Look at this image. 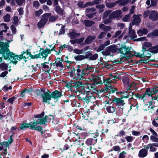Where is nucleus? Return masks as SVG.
<instances>
[{
    "label": "nucleus",
    "instance_id": "obj_33",
    "mask_svg": "<svg viewBox=\"0 0 158 158\" xmlns=\"http://www.w3.org/2000/svg\"><path fill=\"white\" fill-rule=\"evenodd\" d=\"M149 49L151 50L152 54L157 53L158 52V45L152 47Z\"/></svg>",
    "mask_w": 158,
    "mask_h": 158
},
{
    "label": "nucleus",
    "instance_id": "obj_9",
    "mask_svg": "<svg viewBox=\"0 0 158 158\" xmlns=\"http://www.w3.org/2000/svg\"><path fill=\"white\" fill-rule=\"evenodd\" d=\"M132 48L131 46L129 47L127 46L126 45L123 46L118 50V53L123 55V56L131 54Z\"/></svg>",
    "mask_w": 158,
    "mask_h": 158
},
{
    "label": "nucleus",
    "instance_id": "obj_40",
    "mask_svg": "<svg viewBox=\"0 0 158 158\" xmlns=\"http://www.w3.org/2000/svg\"><path fill=\"white\" fill-rule=\"evenodd\" d=\"M86 16L89 18H94V19H95V17L97 14V12H94L93 13H86Z\"/></svg>",
    "mask_w": 158,
    "mask_h": 158
},
{
    "label": "nucleus",
    "instance_id": "obj_53",
    "mask_svg": "<svg viewBox=\"0 0 158 158\" xmlns=\"http://www.w3.org/2000/svg\"><path fill=\"white\" fill-rule=\"evenodd\" d=\"M43 10L41 9H40L38 10L35 11V15L37 17H39L43 13Z\"/></svg>",
    "mask_w": 158,
    "mask_h": 158
},
{
    "label": "nucleus",
    "instance_id": "obj_10",
    "mask_svg": "<svg viewBox=\"0 0 158 158\" xmlns=\"http://www.w3.org/2000/svg\"><path fill=\"white\" fill-rule=\"evenodd\" d=\"M29 128L31 129H35L39 131H41L42 127L41 126H39L36 127L38 124H39L38 121L35 120H34L33 122H31L28 123Z\"/></svg>",
    "mask_w": 158,
    "mask_h": 158
},
{
    "label": "nucleus",
    "instance_id": "obj_7",
    "mask_svg": "<svg viewBox=\"0 0 158 158\" xmlns=\"http://www.w3.org/2000/svg\"><path fill=\"white\" fill-rule=\"evenodd\" d=\"M51 14L50 13H45L42 15L41 19L38 23L37 27L40 29L43 27L48 21V18Z\"/></svg>",
    "mask_w": 158,
    "mask_h": 158
},
{
    "label": "nucleus",
    "instance_id": "obj_26",
    "mask_svg": "<svg viewBox=\"0 0 158 158\" xmlns=\"http://www.w3.org/2000/svg\"><path fill=\"white\" fill-rule=\"evenodd\" d=\"M151 143H149L146 145H145L144 148H146L148 150L149 148L150 151L152 152L156 151L157 149L153 146L151 145Z\"/></svg>",
    "mask_w": 158,
    "mask_h": 158
},
{
    "label": "nucleus",
    "instance_id": "obj_48",
    "mask_svg": "<svg viewBox=\"0 0 158 158\" xmlns=\"http://www.w3.org/2000/svg\"><path fill=\"white\" fill-rule=\"evenodd\" d=\"M135 138V137L130 136H127L125 137V139L128 142H132Z\"/></svg>",
    "mask_w": 158,
    "mask_h": 158
},
{
    "label": "nucleus",
    "instance_id": "obj_6",
    "mask_svg": "<svg viewBox=\"0 0 158 158\" xmlns=\"http://www.w3.org/2000/svg\"><path fill=\"white\" fill-rule=\"evenodd\" d=\"M103 82L106 86L105 87L104 89L100 90L99 91L100 93H105L108 92V90H110L111 89V93H113L114 92L115 90L113 89V88L111 85V83L113 82V81H112V80H111V78H109L104 80Z\"/></svg>",
    "mask_w": 158,
    "mask_h": 158
},
{
    "label": "nucleus",
    "instance_id": "obj_54",
    "mask_svg": "<svg viewBox=\"0 0 158 158\" xmlns=\"http://www.w3.org/2000/svg\"><path fill=\"white\" fill-rule=\"evenodd\" d=\"M20 129L21 130H23L25 129L29 128V126L28 123H23L22 124L21 126L20 127Z\"/></svg>",
    "mask_w": 158,
    "mask_h": 158
},
{
    "label": "nucleus",
    "instance_id": "obj_35",
    "mask_svg": "<svg viewBox=\"0 0 158 158\" xmlns=\"http://www.w3.org/2000/svg\"><path fill=\"white\" fill-rule=\"evenodd\" d=\"M152 45V44L150 42H145L143 44L142 49L143 48H144L145 49H146V48L151 47Z\"/></svg>",
    "mask_w": 158,
    "mask_h": 158
},
{
    "label": "nucleus",
    "instance_id": "obj_42",
    "mask_svg": "<svg viewBox=\"0 0 158 158\" xmlns=\"http://www.w3.org/2000/svg\"><path fill=\"white\" fill-rule=\"evenodd\" d=\"M49 21L50 22H53L57 20L58 18V16L57 15H51L48 18Z\"/></svg>",
    "mask_w": 158,
    "mask_h": 158
},
{
    "label": "nucleus",
    "instance_id": "obj_20",
    "mask_svg": "<svg viewBox=\"0 0 158 158\" xmlns=\"http://www.w3.org/2000/svg\"><path fill=\"white\" fill-rule=\"evenodd\" d=\"M129 35L131 39H134L137 37V35L135 31L132 29V27L129 26Z\"/></svg>",
    "mask_w": 158,
    "mask_h": 158
},
{
    "label": "nucleus",
    "instance_id": "obj_52",
    "mask_svg": "<svg viewBox=\"0 0 158 158\" xmlns=\"http://www.w3.org/2000/svg\"><path fill=\"white\" fill-rule=\"evenodd\" d=\"M110 51L109 50L108 47L106 48L105 51H103L102 52V53L104 55L108 56L110 54Z\"/></svg>",
    "mask_w": 158,
    "mask_h": 158
},
{
    "label": "nucleus",
    "instance_id": "obj_39",
    "mask_svg": "<svg viewBox=\"0 0 158 158\" xmlns=\"http://www.w3.org/2000/svg\"><path fill=\"white\" fill-rule=\"evenodd\" d=\"M84 23L86 26L90 27L94 24V22L89 20H85Z\"/></svg>",
    "mask_w": 158,
    "mask_h": 158
},
{
    "label": "nucleus",
    "instance_id": "obj_45",
    "mask_svg": "<svg viewBox=\"0 0 158 158\" xmlns=\"http://www.w3.org/2000/svg\"><path fill=\"white\" fill-rule=\"evenodd\" d=\"M8 36V37H7V39H10V40H8V42L6 43H8V44L9 43H10L11 41L13 40V34H12L10 33H7L6 34Z\"/></svg>",
    "mask_w": 158,
    "mask_h": 158
},
{
    "label": "nucleus",
    "instance_id": "obj_63",
    "mask_svg": "<svg viewBox=\"0 0 158 158\" xmlns=\"http://www.w3.org/2000/svg\"><path fill=\"white\" fill-rule=\"evenodd\" d=\"M98 57V55L97 54H95L94 55L92 54V56L90 59V60H96Z\"/></svg>",
    "mask_w": 158,
    "mask_h": 158
},
{
    "label": "nucleus",
    "instance_id": "obj_17",
    "mask_svg": "<svg viewBox=\"0 0 158 158\" xmlns=\"http://www.w3.org/2000/svg\"><path fill=\"white\" fill-rule=\"evenodd\" d=\"M148 150L144 148L139 150L138 156L140 157L143 158L146 156L148 154Z\"/></svg>",
    "mask_w": 158,
    "mask_h": 158
},
{
    "label": "nucleus",
    "instance_id": "obj_15",
    "mask_svg": "<svg viewBox=\"0 0 158 158\" xmlns=\"http://www.w3.org/2000/svg\"><path fill=\"white\" fill-rule=\"evenodd\" d=\"M139 16H141V15H133V20L132 22V25H139L141 21V19Z\"/></svg>",
    "mask_w": 158,
    "mask_h": 158
},
{
    "label": "nucleus",
    "instance_id": "obj_18",
    "mask_svg": "<svg viewBox=\"0 0 158 158\" xmlns=\"http://www.w3.org/2000/svg\"><path fill=\"white\" fill-rule=\"evenodd\" d=\"M97 140L96 139L89 138L86 140L85 143L87 146L94 145L96 143Z\"/></svg>",
    "mask_w": 158,
    "mask_h": 158
},
{
    "label": "nucleus",
    "instance_id": "obj_64",
    "mask_svg": "<svg viewBox=\"0 0 158 158\" xmlns=\"http://www.w3.org/2000/svg\"><path fill=\"white\" fill-rule=\"evenodd\" d=\"M95 10V8L94 7H92L90 8H87L86 10V13H90V12L94 11Z\"/></svg>",
    "mask_w": 158,
    "mask_h": 158
},
{
    "label": "nucleus",
    "instance_id": "obj_12",
    "mask_svg": "<svg viewBox=\"0 0 158 158\" xmlns=\"http://www.w3.org/2000/svg\"><path fill=\"white\" fill-rule=\"evenodd\" d=\"M85 84L81 81H72L71 87L75 88L78 89L80 87H83Z\"/></svg>",
    "mask_w": 158,
    "mask_h": 158
},
{
    "label": "nucleus",
    "instance_id": "obj_57",
    "mask_svg": "<svg viewBox=\"0 0 158 158\" xmlns=\"http://www.w3.org/2000/svg\"><path fill=\"white\" fill-rule=\"evenodd\" d=\"M134 54L136 57L140 58L144 57V54H143V53L141 54L139 52H135Z\"/></svg>",
    "mask_w": 158,
    "mask_h": 158
},
{
    "label": "nucleus",
    "instance_id": "obj_46",
    "mask_svg": "<svg viewBox=\"0 0 158 158\" xmlns=\"http://www.w3.org/2000/svg\"><path fill=\"white\" fill-rule=\"evenodd\" d=\"M118 1V4H119V5L120 6H124L126 5L128 2V0L125 1Z\"/></svg>",
    "mask_w": 158,
    "mask_h": 158
},
{
    "label": "nucleus",
    "instance_id": "obj_58",
    "mask_svg": "<svg viewBox=\"0 0 158 158\" xmlns=\"http://www.w3.org/2000/svg\"><path fill=\"white\" fill-rule=\"evenodd\" d=\"M48 63V62H46L44 63L41 64V65H42V66L44 68L47 69V71H49L51 69V68L49 67L48 65L46 64Z\"/></svg>",
    "mask_w": 158,
    "mask_h": 158
},
{
    "label": "nucleus",
    "instance_id": "obj_11",
    "mask_svg": "<svg viewBox=\"0 0 158 158\" xmlns=\"http://www.w3.org/2000/svg\"><path fill=\"white\" fill-rule=\"evenodd\" d=\"M122 13V11L120 10H115L110 14V17H112L113 19H119L121 17Z\"/></svg>",
    "mask_w": 158,
    "mask_h": 158
},
{
    "label": "nucleus",
    "instance_id": "obj_47",
    "mask_svg": "<svg viewBox=\"0 0 158 158\" xmlns=\"http://www.w3.org/2000/svg\"><path fill=\"white\" fill-rule=\"evenodd\" d=\"M3 18L4 22H8L10 21V15L7 14L4 16Z\"/></svg>",
    "mask_w": 158,
    "mask_h": 158
},
{
    "label": "nucleus",
    "instance_id": "obj_59",
    "mask_svg": "<svg viewBox=\"0 0 158 158\" xmlns=\"http://www.w3.org/2000/svg\"><path fill=\"white\" fill-rule=\"evenodd\" d=\"M142 140L145 143H147L149 140L148 136L147 135H143L142 137Z\"/></svg>",
    "mask_w": 158,
    "mask_h": 158
},
{
    "label": "nucleus",
    "instance_id": "obj_32",
    "mask_svg": "<svg viewBox=\"0 0 158 158\" xmlns=\"http://www.w3.org/2000/svg\"><path fill=\"white\" fill-rule=\"evenodd\" d=\"M144 94L145 96L148 95V96H150L153 95L152 88L150 89L149 88H147Z\"/></svg>",
    "mask_w": 158,
    "mask_h": 158
},
{
    "label": "nucleus",
    "instance_id": "obj_1",
    "mask_svg": "<svg viewBox=\"0 0 158 158\" xmlns=\"http://www.w3.org/2000/svg\"><path fill=\"white\" fill-rule=\"evenodd\" d=\"M9 47L8 44L6 43H0V55L2 54V56L5 59H9L14 64H16L18 62L17 60L19 61L23 58H26L25 56H23V54H26V52H23L21 55H17L10 52L8 48ZM2 60V57H0V62Z\"/></svg>",
    "mask_w": 158,
    "mask_h": 158
},
{
    "label": "nucleus",
    "instance_id": "obj_49",
    "mask_svg": "<svg viewBox=\"0 0 158 158\" xmlns=\"http://www.w3.org/2000/svg\"><path fill=\"white\" fill-rule=\"evenodd\" d=\"M111 11L110 10H107L103 14V19L106 18L108 15L111 13Z\"/></svg>",
    "mask_w": 158,
    "mask_h": 158
},
{
    "label": "nucleus",
    "instance_id": "obj_8",
    "mask_svg": "<svg viewBox=\"0 0 158 158\" xmlns=\"http://www.w3.org/2000/svg\"><path fill=\"white\" fill-rule=\"evenodd\" d=\"M123 98H118L115 97L112 100V101L116 105V106L118 108H120L121 110H120L123 111L124 109V106L125 104L124 100L123 99Z\"/></svg>",
    "mask_w": 158,
    "mask_h": 158
},
{
    "label": "nucleus",
    "instance_id": "obj_55",
    "mask_svg": "<svg viewBox=\"0 0 158 158\" xmlns=\"http://www.w3.org/2000/svg\"><path fill=\"white\" fill-rule=\"evenodd\" d=\"M148 35L153 36H158V29L154 30L152 33L149 34Z\"/></svg>",
    "mask_w": 158,
    "mask_h": 158
},
{
    "label": "nucleus",
    "instance_id": "obj_62",
    "mask_svg": "<svg viewBox=\"0 0 158 158\" xmlns=\"http://www.w3.org/2000/svg\"><path fill=\"white\" fill-rule=\"evenodd\" d=\"M88 113H84V114H82V117L84 119L88 120L89 119V116L88 115Z\"/></svg>",
    "mask_w": 158,
    "mask_h": 158
},
{
    "label": "nucleus",
    "instance_id": "obj_31",
    "mask_svg": "<svg viewBox=\"0 0 158 158\" xmlns=\"http://www.w3.org/2000/svg\"><path fill=\"white\" fill-rule=\"evenodd\" d=\"M106 110L108 113H111L115 111V108L112 106H108L106 107Z\"/></svg>",
    "mask_w": 158,
    "mask_h": 158
},
{
    "label": "nucleus",
    "instance_id": "obj_25",
    "mask_svg": "<svg viewBox=\"0 0 158 158\" xmlns=\"http://www.w3.org/2000/svg\"><path fill=\"white\" fill-rule=\"evenodd\" d=\"M48 118V116H45L44 117L40 118V119H38L39 124H40L41 125H44L46 124L47 122V119Z\"/></svg>",
    "mask_w": 158,
    "mask_h": 158
},
{
    "label": "nucleus",
    "instance_id": "obj_34",
    "mask_svg": "<svg viewBox=\"0 0 158 158\" xmlns=\"http://www.w3.org/2000/svg\"><path fill=\"white\" fill-rule=\"evenodd\" d=\"M13 135H11L10 136V138L8 140L7 142H3V144L5 145L6 147L9 146V145H10L11 143L13 142Z\"/></svg>",
    "mask_w": 158,
    "mask_h": 158
},
{
    "label": "nucleus",
    "instance_id": "obj_56",
    "mask_svg": "<svg viewBox=\"0 0 158 158\" xmlns=\"http://www.w3.org/2000/svg\"><path fill=\"white\" fill-rule=\"evenodd\" d=\"M15 1L17 4L21 6L23 4H25V0H15Z\"/></svg>",
    "mask_w": 158,
    "mask_h": 158
},
{
    "label": "nucleus",
    "instance_id": "obj_24",
    "mask_svg": "<svg viewBox=\"0 0 158 158\" xmlns=\"http://www.w3.org/2000/svg\"><path fill=\"white\" fill-rule=\"evenodd\" d=\"M95 36L94 35L89 36L86 39L85 42L86 44H89L95 39Z\"/></svg>",
    "mask_w": 158,
    "mask_h": 158
},
{
    "label": "nucleus",
    "instance_id": "obj_13",
    "mask_svg": "<svg viewBox=\"0 0 158 158\" xmlns=\"http://www.w3.org/2000/svg\"><path fill=\"white\" fill-rule=\"evenodd\" d=\"M149 18L153 21H156L158 19V14L155 11H150Z\"/></svg>",
    "mask_w": 158,
    "mask_h": 158
},
{
    "label": "nucleus",
    "instance_id": "obj_23",
    "mask_svg": "<svg viewBox=\"0 0 158 158\" xmlns=\"http://www.w3.org/2000/svg\"><path fill=\"white\" fill-rule=\"evenodd\" d=\"M142 52H143V53L144 54V57H146L149 58L151 56V53H152V52L151 50H148L143 48L142 49Z\"/></svg>",
    "mask_w": 158,
    "mask_h": 158
},
{
    "label": "nucleus",
    "instance_id": "obj_19",
    "mask_svg": "<svg viewBox=\"0 0 158 158\" xmlns=\"http://www.w3.org/2000/svg\"><path fill=\"white\" fill-rule=\"evenodd\" d=\"M121 94H123L121 97L123 98H133L132 97L134 95V94L133 92H128V91H127L125 93L121 92Z\"/></svg>",
    "mask_w": 158,
    "mask_h": 158
},
{
    "label": "nucleus",
    "instance_id": "obj_41",
    "mask_svg": "<svg viewBox=\"0 0 158 158\" xmlns=\"http://www.w3.org/2000/svg\"><path fill=\"white\" fill-rule=\"evenodd\" d=\"M158 135H151L150 136V140L152 142H158Z\"/></svg>",
    "mask_w": 158,
    "mask_h": 158
},
{
    "label": "nucleus",
    "instance_id": "obj_37",
    "mask_svg": "<svg viewBox=\"0 0 158 158\" xmlns=\"http://www.w3.org/2000/svg\"><path fill=\"white\" fill-rule=\"evenodd\" d=\"M112 17H110V15L109 16L108 18L105 19H103V22L105 24H108L111 22L112 19H113Z\"/></svg>",
    "mask_w": 158,
    "mask_h": 158
},
{
    "label": "nucleus",
    "instance_id": "obj_4",
    "mask_svg": "<svg viewBox=\"0 0 158 158\" xmlns=\"http://www.w3.org/2000/svg\"><path fill=\"white\" fill-rule=\"evenodd\" d=\"M37 94L39 96H41L43 99V102H47L50 103L49 101L51 100V94L48 90L45 92L43 89L38 90Z\"/></svg>",
    "mask_w": 158,
    "mask_h": 158
},
{
    "label": "nucleus",
    "instance_id": "obj_44",
    "mask_svg": "<svg viewBox=\"0 0 158 158\" xmlns=\"http://www.w3.org/2000/svg\"><path fill=\"white\" fill-rule=\"evenodd\" d=\"M73 52L78 55L82 54H83V49H79L77 48H74L73 49Z\"/></svg>",
    "mask_w": 158,
    "mask_h": 158
},
{
    "label": "nucleus",
    "instance_id": "obj_51",
    "mask_svg": "<svg viewBox=\"0 0 158 158\" xmlns=\"http://www.w3.org/2000/svg\"><path fill=\"white\" fill-rule=\"evenodd\" d=\"M2 155L3 156V158H8L9 154H7V151L6 149H5L2 152Z\"/></svg>",
    "mask_w": 158,
    "mask_h": 158
},
{
    "label": "nucleus",
    "instance_id": "obj_43",
    "mask_svg": "<svg viewBox=\"0 0 158 158\" xmlns=\"http://www.w3.org/2000/svg\"><path fill=\"white\" fill-rule=\"evenodd\" d=\"M8 65L2 63L0 64V69L3 70H6L7 69Z\"/></svg>",
    "mask_w": 158,
    "mask_h": 158
},
{
    "label": "nucleus",
    "instance_id": "obj_22",
    "mask_svg": "<svg viewBox=\"0 0 158 158\" xmlns=\"http://www.w3.org/2000/svg\"><path fill=\"white\" fill-rule=\"evenodd\" d=\"M134 95L135 97L136 98L135 100L138 98L139 100H143V102H144L145 100H146V99L144 98L146 96L144 93L140 95L138 93H135L134 94ZM133 98L135 99V98Z\"/></svg>",
    "mask_w": 158,
    "mask_h": 158
},
{
    "label": "nucleus",
    "instance_id": "obj_36",
    "mask_svg": "<svg viewBox=\"0 0 158 158\" xmlns=\"http://www.w3.org/2000/svg\"><path fill=\"white\" fill-rule=\"evenodd\" d=\"M56 66L60 67H63V65L60 58H57L56 59Z\"/></svg>",
    "mask_w": 158,
    "mask_h": 158
},
{
    "label": "nucleus",
    "instance_id": "obj_38",
    "mask_svg": "<svg viewBox=\"0 0 158 158\" xmlns=\"http://www.w3.org/2000/svg\"><path fill=\"white\" fill-rule=\"evenodd\" d=\"M109 50L112 53H115L117 51V48L114 45H111L108 47Z\"/></svg>",
    "mask_w": 158,
    "mask_h": 158
},
{
    "label": "nucleus",
    "instance_id": "obj_3",
    "mask_svg": "<svg viewBox=\"0 0 158 158\" xmlns=\"http://www.w3.org/2000/svg\"><path fill=\"white\" fill-rule=\"evenodd\" d=\"M91 69L90 67H83L82 65H78L76 69L75 75L77 78L80 80L83 79V77L87 74L86 72Z\"/></svg>",
    "mask_w": 158,
    "mask_h": 158
},
{
    "label": "nucleus",
    "instance_id": "obj_30",
    "mask_svg": "<svg viewBox=\"0 0 158 158\" xmlns=\"http://www.w3.org/2000/svg\"><path fill=\"white\" fill-rule=\"evenodd\" d=\"M118 1H116L114 2H106V6L108 8H112L116 4H118Z\"/></svg>",
    "mask_w": 158,
    "mask_h": 158
},
{
    "label": "nucleus",
    "instance_id": "obj_61",
    "mask_svg": "<svg viewBox=\"0 0 158 158\" xmlns=\"http://www.w3.org/2000/svg\"><path fill=\"white\" fill-rule=\"evenodd\" d=\"M92 53L90 52H88L86 53L85 56V59H88L90 60V59L92 56Z\"/></svg>",
    "mask_w": 158,
    "mask_h": 158
},
{
    "label": "nucleus",
    "instance_id": "obj_60",
    "mask_svg": "<svg viewBox=\"0 0 158 158\" xmlns=\"http://www.w3.org/2000/svg\"><path fill=\"white\" fill-rule=\"evenodd\" d=\"M40 5V3L37 1H35L33 2V6L36 8L37 9L38 8Z\"/></svg>",
    "mask_w": 158,
    "mask_h": 158
},
{
    "label": "nucleus",
    "instance_id": "obj_21",
    "mask_svg": "<svg viewBox=\"0 0 158 158\" xmlns=\"http://www.w3.org/2000/svg\"><path fill=\"white\" fill-rule=\"evenodd\" d=\"M3 27H4V30L0 31V37H1L2 36V35L3 32H6L7 29H9L8 27L7 26L6 24V23H2L0 24V27L1 28L3 29Z\"/></svg>",
    "mask_w": 158,
    "mask_h": 158
},
{
    "label": "nucleus",
    "instance_id": "obj_27",
    "mask_svg": "<svg viewBox=\"0 0 158 158\" xmlns=\"http://www.w3.org/2000/svg\"><path fill=\"white\" fill-rule=\"evenodd\" d=\"M55 11L60 15H63L64 12L63 10L59 6H56L55 8Z\"/></svg>",
    "mask_w": 158,
    "mask_h": 158
},
{
    "label": "nucleus",
    "instance_id": "obj_28",
    "mask_svg": "<svg viewBox=\"0 0 158 158\" xmlns=\"http://www.w3.org/2000/svg\"><path fill=\"white\" fill-rule=\"evenodd\" d=\"M69 35L71 39H74L79 37L80 35V34L75 32H73L69 33Z\"/></svg>",
    "mask_w": 158,
    "mask_h": 158
},
{
    "label": "nucleus",
    "instance_id": "obj_14",
    "mask_svg": "<svg viewBox=\"0 0 158 158\" xmlns=\"http://www.w3.org/2000/svg\"><path fill=\"white\" fill-rule=\"evenodd\" d=\"M41 51H39L38 53L39 56H40V58L43 59L44 58V60H45L46 58L48 56V54L50 53V51H47L46 50H43L41 52Z\"/></svg>",
    "mask_w": 158,
    "mask_h": 158
},
{
    "label": "nucleus",
    "instance_id": "obj_16",
    "mask_svg": "<svg viewBox=\"0 0 158 158\" xmlns=\"http://www.w3.org/2000/svg\"><path fill=\"white\" fill-rule=\"evenodd\" d=\"M62 95L61 93L58 90H55L51 93L52 98L57 99L61 97Z\"/></svg>",
    "mask_w": 158,
    "mask_h": 158
},
{
    "label": "nucleus",
    "instance_id": "obj_29",
    "mask_svg": "<svg viewBox=\"0 0 158 158\" xmlns=\"http://www.w3.org/2000/svg\"><path fill=\"white\" fill-rule=\"evenodd\" d=\"M74 59L77 61H81L85 59V57L84 55H78L74 56Z\"/></svg>",
    "mask_w": 158,
    "mask_h": 158
},
{
    "label": "nucleus",
    "instance_id": "obj_50",
    "mask_svg": "<svg viewBox=\"0 0 158 158\" xmlns=\"http://www.w3.org/2000/svg\"><path fill=\"white\" fill-rule=\"evenodd\" d=\"M65 26L64 25H62L61 28L60 30V32L58 33L59 35L64 34L65 32Z\"/></svg>",
    "mask_w": 158,
    "mask_h": 158
},
{
    "label": "nucleus",
    "instance_id": "obj_5",
    "mask_svg": "<svg viewBox=\"0 0 158 158\" xmlns=\"http://www.w3.org/2000/svg\"><path fill=\"white\" fill-rule=\"evenodd\" d=\"M81 90H84V92H86V93H87V94H89L90 93L91 94L94 93L96 94L97 92L98 93H99L97 91L95 83L86 85L83 87V89Z\"/></svg>",
    "mask_w": 158,
    "mask_h": 158
},
{
    "label": "nucleus",
    "instance_id": "obj_2",
    "mask_svg": "<svg viewBox=\"0 0 158 158\" xmlns=\"http://www.w3.org/2000/svg\"><path fill=\"white\" fill-rule=\"evenodd\" d=\"M84 90H81L80 94L78 97L79 99L81 100L84 103H88L89 102H92L96 99L95 96L90 95L89 94L84 92Z\"/></svg>",
    "mask_w": 158,
    "mask_h": 158
}]
</instances>
